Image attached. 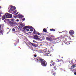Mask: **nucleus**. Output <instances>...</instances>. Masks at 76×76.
<instances>
[{
    "mask_svg": "<svg viewBox=\"0 0 76 76\" xmlns=\"http://www.w3.org/2000/svg\"><path fill=\"white\" fill-rule=\"evenodd\" d=\"M74 74L75 75H76V72H74Z\"/></svg>",
    "mask_w": 76,
    "mask_h": 76,
    "instance_id": "nucleus-39",
    "label": "nucleus"
},
{
    "mask_svg": "<svg viewBox=\"0 0 76 76\" xmlns=\"http://www.w3.org/2000/svg\"><path fill=\"white\" fill-rule=\"evenodd\" d=\"M16 10V7H13V8L11 9L10 10V11H11L12 12H13V11H14V10Z\"/></svg>",
    "mask_w": 76,
    "mask_h": 76,
    "instance_id": "nucleus-9",
    "label": "nucleus"
},
{
    "mask_svg": "<svg viewBox=\"0 0 76 76\" xmlns=\"http://www.w3.org/2000/svg\"><path fill=\"white\" fill-rule=\"evenodd\" d=\"M50 66H52V65H51V64L50 65Z\"/></svg>",
    "mask_w": 76,
    "mask_h": 76,
    "instance_id": "nucleus-45",
    "label": "nucleus"
},
{
    "mask_svg": "<svg viewBox=\"0 0 76 76\" xmlns=\"http://www.w3.org/2000/svg\"><path fill=\"white\" fill-rule=\"evenodd\" d=\"M27 28H28V29H34V27H33L32 26H25L23 28V30H25V29H27Z\"/></svg>",
    "mask_w": 76,
    "mask_h": 76,
    "instance_id": "nucleus-2",
    "label": "nucleus"
},
{
    "mask_svg": "<svg viewBox=\"0 0 76 76\" xmlns=\"http://www.w3.org/2000/svg\"><path fill=\"white\" fill-rule=\"evenodd\" d=\"M1 19L2 20H4L6 19V17H5V15H4L2 17Z\"/></svg>",
    "mask_w": 76,
    "mask_h": 76,
    "instance_id": "nucleus-15",
    "label": "nucleus"
},
{
    "mask_svg": "<svg viewBox=\"0 0 76 76\" xmlns=\"http://www.w3.org/2000/svg\"><path fill=\"white\" fill-rule=\"evenodd\" d=\"M18 13H19V12H17L16 13H15V15H18Z\"/></svg>",
    "mask_w": 76,
    "mask_h": 76,
    "instance_id": "nucleus-30",
    "label": "nucleus"
},
{
    "mask_svg": "<svg viewBox=\"0 0 76 76\" xmlns=\"http://www.w3.org/2000/svg\"><path fill=\"white\" fill-rule=\"evenodd\" d=\"M47 40L48 41H52V39L51 38H49L48 37H47L46 38Z\"/></svg>",
    "mask_w": 76,
    "mask_h": 76,
    "instance_id": "nucleus-12",
    "label": "nucleus"
},
{
    "mask_svg": "<svg viewBox=\"0 0 76 76\" xmlns=\"http://www.w3.org/2000/svg\"><path fill=\"white\" fill-rule=\"evenodd\" d=\"M1 26H3V27L4 26V24H1Z\"/></svg>",
    "mask_w": 76,
    "mask_h": 76,
    "instance_id": "nucleus-34",
    "label": "nucleus"
},
{
    "mask_svg": "<svg viewBox=\"0 0 76 76\" xmlns=\"http://www.w3.org/2000/svg\"><path fill=\"white\" fill-rule=\"evenodd\" d=\"M9 24H10V25L12 26H16V25H17V23H15V22H12L11 21L9 22Z\"/></svg>",
    "mask_w": 76,
    "mask_h": 76,
    "instance_id": "nucleus-3",
    "label": "nucleus"
},
{
    "mask_svg": "<svg viewBox=\"0 0 76 76\" xmlns=\"http://www.w3.org/2000/svg\"><path fill=\"white\" fill-rule=\"evenodd\" d=\"M30 44L32 45L33 47H37L38 46L37 44H34L31 42H30Z\"/></svg>",
    "mask_w": 76,
    "mask_h": 76,
    "instance_id": "nucleus-5",
    "label": "nucleus"
},
{
    "mask_svg": "<svg viewBox=\"0 0 76 76\" xmlns=\"http://www.w3.org/2000/svg\"><path fill=\"white\" fill-rule=\"evenodd\" d=\"M74 71L76 72V69H73Z\"/></svg>",
    "mask_w": 76,
    "mask_h": 76,
    "instance_id": "nucleus-36",
    "label": "nucleus"
},
{
    "mask_svg": "<svg viewBox=\"0 0 76 76\" xmlns=\"http://www.w3.org/2000/svg\"><path fill=\"white\" fill-rule=\"evenodd\" d=\"M66 44H67V42L66 43Z\"/></svg>",
    "mask_w": 76,
    "mask_h": 76,
    "instance_id": "nucleus-48",
    "label": "nucleus"
},
{
    "mask_svg": "<svg viewBox=\"0 0 76 76\" xmlns=\"http://www.w3.org/2000/svg\"><path fill=\"white\" fill-rule=\"evenodd\" d=\"M69 34L71 35H72L75 34V31L73 30H70L69 31Z\"/></svg>",
    "mask_w": 76,
    "mask_h": 76,
    "instance_id": "nucleus-4",
    "label": "nucleus"
},
{
    "mask_svg": "<svg viewBox=\"0 0 76 76\" xmlns=\"http://www.w3.org/2000/svg\"><path fill=\"white\" fill-rule=\"evenodd\" d=\"M30 31H31V32H32L34 30L32 29H30L29 30Z\"/></svg>",
    "mask_w": 76,
    "mask_h": 76,
    "instance_id": "nucleus-28",
    "label": "nucleus"
},
{
    "mask_svg": "<svg viewBox=\"0 0 76 76\" xmlns=\"http://www.w3.org/2000/svg\"><path fill=\"white\" fill-rule=\"evenodd\" d=\"M29 33H30V34H31V32H29Z\"/></svg>",
    "mask_w": 76,
    "mask_h": 76,
    "instance_id": "nucleus-47",
    "label": "nucleus"
},
{
    "mask_svg": "<svg viewBox=\"0 0 76 76\" xmlns=\"http://www.w3.org/2000/svg\"><path fill=\"white\" fill-rule=\"evenodd\" d=\"M16 12H17V11L16 10L13 12V13H16Z\"/></svg>",
    "mask_w": 76,
    "mask_h": 76,
    "instance_id": "nucleus-27",
    "label": "nucleus"
},
{
    "mask_svg": "<svg viewBox=\"0 0 76 76\" xmlns=\"http://www.w3.org/2000/svg\"><path fill=\"white\" fill-rule=\"evenodd\" d=\"M34 39H39L38 37L37 36V35L34 36Z\"/></svg>",
    "mask_w": 76,
    "mask_h": 76,
    "instance_id": "nucleus-7",
    "label": "nucleus"
},
{
    "mask_svg": "<svg viewBox=\"0 0 76 76\" xmlns=\"http://www.w3.org/2000/svg\"><path fill=\"white\" fill-rule=\"evenodd\" d=\"M2 33H3V31H2V30H0V33H1V34H2Z\"/></svg>",
    "mask_w": 76,
    "mask_h": 76,
    "instance_id": "nucleus-29",
    "label": "nucleus"
},
{
    "mask_svg": "<svg viewBox=\"0 0 76 76\" xmlns=\"http://www.w3.org/2000/svg\"><path fill=\"white\" fill-rule=\"evenodd\" d=\"M34 59H36V61L38 62L39 63H41L42 66L44 67L47 66V63L46 61L43 59L42 58L38 56L36 58H34Z\"/></svg>",
    "mask_w": 76,
    "mask_h": 76,
    "instance_id": "nucleus-1",
    "label": "nucleus"
},
{
    "mask_svg": "<svg viewBox=\"0 0 76 76\" xmlns=\"http://www.w3.org/2000/svg\"><path fill=\"white\" fill-rule=\"evenodd\" d=\"M10 20L11 21H12V22H14V21H15V19L14 18H12Z\"/></svg>",
    "mask_w": 76,
    "mask_h": 76,
    "instance_id": "nucleus-20",
    "label": "nucleus"
},
{
    "mask_svg": "<svg viewBox=\"0 0 76 76\" xmlns=\"http://www.w3.org/2000/svg\"><path fill=\"white\" fill-rule=\"evenodd\" d=\"M53 69L54 70H57V68L56 66H54V67H53Z\"/></svg>",
    "mask_w": 76,
    "mask_h": 76,
    "instance_id": "nucleus-19",
    "label": "nucleus"
},
{
    "mask_svg": "<svg viewBox=\"0 0 76 76\" xmlns=\"http://www.w3.org/2000/svg\"><path fill=\"white\" fill-rule=\"evenodd\" d=\"M37 55H34V57H37Z\"/></svg>",
    "mask_w": 76,
    "mask_h": 76,
    "instance_id": "nucleus-33",
    "label": "nucleus"
},
{
    "mask_svg": "<svg viewBox=\"0 0 76 76\" xmlns=\"http://www.w3.org/2000/svg\"><path fill=\"white\" fill-rule=\"evenodd\" d=\"M76 67V64L74 65H72V66L71 67V68L72 69H74V68H75V67Z\"/></svg>",
    "mask_w": 76,
    "mask_h": 76,
    "instance_id": "nucleus-10",
    "label": "nucleus"
},
{
    "mask_svg": "<svg viewBox=\"0 0 76 76\" xmlns=\"http://www.w3.org/2000/svg\"><path fill=\"white\" fill-rule=\"evenodd\" d=\"M1 29V25L0 24V30Z\"/></svg>",
    "mask_w": 76,
    "mask_h": 76,
    "instance_id": "nucleus-42",
    "label": "nucleus"
},
{
    "mask_svg": "<svg viewBox=\"0 0 76 76\" xmlns=\"http://www.w3.org/2000/svg\"><path fill=\"white\" fill-rule=\"evenodd\" d=\"M50 31H53L54 32V31H55V29H53V28L50 29Z\"/></svg>",
    "mask_w": 76,
    "mask_h": 76,
    "instance_id": "nucleus-18",
    "label": "nucleus"
},
{
    "mask_svg": "<svg viewBox=\"0 0 76 76\" xmlns=\"http://www.w3.org/2000/svg\"><path fill=\"white\" fill-rule=\"evenodd\" d=\"M26 31H29V29L27 28H26Z\"/></svg>",
    "mask_w": 76,
    "mask_h": 76,
    "instance_id": "nucleus-31",
    "label": "nucleus"
},
{
    "mask_svg": "<svg viewBox=\"0 0 76 76\" xmlns=\"http://www.w3.org/2000/svg\"><path fill=\"white\" fill-rule=\"evenodd\" d=\"M64 39H64L63 40H64Z\"/></svg>",
    "mask_w": 76,
    "mask_h": 76,
    "instance_id": "nucleus-49",
    "label": "nucleus"
},
{
    "mask_svg": "<svg viewBox=\"0 0 76 76\" xmlns=\"http://www.w3.org/2000/svg\"><path fill=\"white\" fill-rule=\"evenodd\" d=\"M9 14V13H5L4 14L6 18H8Z\"/></svg>",
    "mask_w": 76,
    "mask_h": 76,
    "instance_id": "nucleus-8",
    "label": "nucleus"
},
{
    "mask_svg": "<svg viewBox=\"0 0 76 76\" xmlns=\"http://www.w3.org/2000/svg\"><path fill=\"white\" fill-rule=\"evenodd\" d=\"M1 16V13H0V16Z\"/></svg>",
    "mask_w": 76,
    "mask_h": 76,
    "instance_id": "nucleus-41",
    "label": "nucleus"
},
{
    "mask_svg": "<svg viewBox=\"0 0 76 76\" xmlns=\"http://www.w3.org/2000/svg\"><path fill=\"white\" fill-rule=\"evenodd\" d=\"M14 18H17V19L19 18V14H18L17 15L14 16Z\"/></svg>",
    "mask_w": 76,
    "mask_h": 76,
    "instance_id": "nucleus-11",
    "label": "nucleus"
},
{
    "mask_svg": "<svg viewBox=\"0 0 76 76\" xmlns=\"http://www.w3.org/2000/svg\"><path fill=\"white\" fill-rule=\"evenodd\" d=\"M40 36L41 37V35H42V33H40Z\"/></svg>",
    "mask_w": 76,
    "mask_h": 76,
    "instance_id": "nucleus-40",
    "label": "nucleus"
},
{
    "mask_svg": "<svg viewBox=\"0 0 76 76\" xmlns=\"http://www.w3.org/2000/svg\"><path fill=\"white\" fill-rule=\"evenodd\" d=\"M12 18V15L9 13L8 18Z\"/></svg>",
    "mask_w": 76,
    "mask_h": 76,
    "instance_id": "nucleus-13",
    "label": "nucleus"
},
{
    "mask_svg": "<svg viewBox=\"0 0 76 76\" xmlns=\"http://www.w3.org/2000/svg\"><path fill=\"white\" fill-rule=\"evenodd\" d=\"M33 29L34 30V31H33L34 34H37V32L35 31V29L34 28Z\"/></svg>",
    "mask_w": 76,
    "mask_h": 76,
    "instance_id": "nucleus-14",
    "label": "nucleus"
},
{
    "mask_svg": "<svg viewBox=\"0 0 76 76\" xmlns=\"http://www.w3.org/2000/svg\"><path fill=\"white\" fill-rule=\"evenodd\" d=\"M25 20V18H23V19L22 20L23 21H24V20Z\"/></svg>",
    "mask_w": 76,
    "mask_h": 76,
    "instance_id": "nucleus-35",
    "label": "nucleus"
},
{
    "mask_svg": "<svg viewBox=\"0 0 76 76\" xmlns=\"http://www.w3.org/2000/svg\"><path fill=\"white\" fill-rule=\"evenodd\" d=\"M55 64H56V63L54 62H53L52 64L53 66H54V65H55Z\"/></svg>",
    "mask_w": 76,
    "mask_h": 76,
    "instance_id": "nucleus-24",
    "label": "nucleus"
},
{
    "mask_svg": "<svg viewBox=\"0 0 76 76\" xmlns=\"http://www.w3.org/2000/svg\"><path fill=\"white\" fill-rule=\"evenodd\" d=\"M12 32H15V29L14 28H12Z\"/></svg>",
    "mask_w": 76,
    "mask_h": 76,
    "instance_id": "nucleus-26",
    "label": "nucleus"
},
{
    "mask_svg": "<svg viewBox=\"0 0 76 76\" xmlns=\"http://www.w3.org/2000/svg\"><path fill=\"white\" fill-rule=\"evenodd\" d=\"M10 32V31H9V32H8L7 33V34H8L9 32Z\"/></svg>",
    "mask_w": 76,
    "mask_h": 76,
    "instance_id": "nucleus-46",
    "label": "nucleus"
},
{
    "mask_svg": "<svg viewBox=\"0 0 76 76\" xmlns=\"http://www.w3.org/2000/svg\"><path fill=\"white\" fill-rule=\"evenodd\" d=\"M53 61H50V63H53Z\"/></svg>",
    "mask_w": 76,
    "mask_h": 76,
    "instance_id": "nucleus-38",
    "label": "nucleus"
},
{
    "mask_svg": "<svg viewBox=\"0 0 76 76\" xmlns=\"http://www.w3.org/2000/svg\"><path fill=\"white\" fill-rule=\"evenodd\" d=\"M52 74L53 75H54V76H56V73H54V72H51Z\"/></svg>",
    "mask_w": 76,
    "mask_h": 76,
    "instance_id": "nucleus-16",
    "label": "nucleus"
},
{
    "mask_svg": "<svg viewBox=\"0 0 76 76\" xmlns=\"http://www.w3.org/2000/svg\"><path fill=\"white\" fill-rule=\"evenodd\" d=\"M43 32H47V30L45 28L43 29Z\"/></svg>",
    "mask_w": 76,
    "mask_h": 76,
    "instance_id": "nucleus-17",
    "label": "nucleus"
},
{
    "mask_svg": "<svg viewBox=\"0 0 76 76\" xmlns=\"http://www.w3.org/2000/svg\"><path fill=\"white\" fill-rule=\"evenodd\" d=\"M72 63L73 64V63H75V61H74L73 60H72Z\"/></svg>",
    "mask_w": 76,
    "mask_h": 76,
    "instance_id": "nucleus-22",
    "label": "nucleus"
},
{
    "mask_svg": "<svg viewBox=\"0 0 76 76\" xmlns=\"http://www.w3.org/2000/svg\"><path fill=\"white\" fill-rule=\"evenodd\" d=\"M36 42L35 41V40H33V42Z\"/></svg>",
    "mask_w": 76,
    "mask_h": 76,
    "instance_id": "nucleus-43",
    "label": "nucleus"
},
{
    "mask_svg": "<svg viewBox=\"0 0 76 76\" xmlns=\"http://www.w3.org/2000/svg\"><path fill=\"white\" fill-rule=\"evenodd\" d=\"M23 17V16L22 15H20L19 14V18H22Z\"/></svg>",
    "mask_w": 76,
    "mask_h": 76,
    "instance_id": "nucleus-21",
    "label": "nucleus"
},
{
    "mask_svg": "<svg viewBox=\"0 0 76 76\" xmlns=\"http://www.w3.org/2000/svg\"><path fill=\"white\" fill-rule=\"evenodd\" d=\"M25 25H24V24H23L21 22V23L20 25V27H18L19 28H22V27H23Z\"/></svg>",
    "mask_w": 76,
    "mask_h": 76,
    "instance_id": "nucleus-6",
    "label": "nucleus"
},
{
    "mask_svg": "<svg viewBox=\"0 0 76 76\" xmlns=\"http://www.w3.org/2000/svg\"><path fill=\"white\" fill-rule=\"evenodd\" d=\"M1 7H1V6H0V9H1Z\"/></svg>",
    "mask_w": 76,
    "mask_h": 76,
    "instance_id": "nucleus-44",
    "label": "nucleus"
},
{
    "mask_svg": "<svg viewBox=\"0 0 76 76\" xmlns=\"http://www.w3.org/2000/svg\"><path fill=\"white\" fill-rule=\"evenodd\" d=\"M62 61V59H58V62H60V61Z\"/></svg>",
    "mask_w": 76,
    "mask_h": 76,
    "instance_id": "nucleus-23",
    "label": "nucleus"
},
{
    "mask_svg": "<svg viewBox=\"0 0 76 76\" xmlns=\"http://www.w3.org/2000/svg\"><path fill=\"white\" fill-rule=\"evenodd\" d=\"M19 19H17L16 20V21L17 22H18V21H19Z\"/></svg>",
    "mask_w": 76,
    "mask_h": 76,
    "instance_id": "nucleus-37",
    "label": "nucleus"
},
{
    "mask_svg": "<svg viewBox=\"0 0 76 76\" xmlns=\"http://www.w3.org/2000/svg\"><path fill=\"white\" fill-rule=\"evenodd\" d=\"M11 7V8L10 10H11V9H12L13 8V6H10Z\"/></svg>",
    "mask_w": 76,
    "mask_h": 76,
    "instance_id": "nucleus-25",
    "label": "nucleus"
},
{
    "mask_svg": "<svg viewBox=\"0 0 76 76\" xmlns=\"http://www.w3.org/2000/svg\"><path fill=\"white\" fill-rule=\"evenodd\" d=\"M37 35H38L40 36V33H39V32L37 33Z\"/></svg>",
    "mask_w": 76,
    "mask_h": 76,
    "instance_id": "nucleus-32",
    "label": "nucleus"
}]
</instances>
